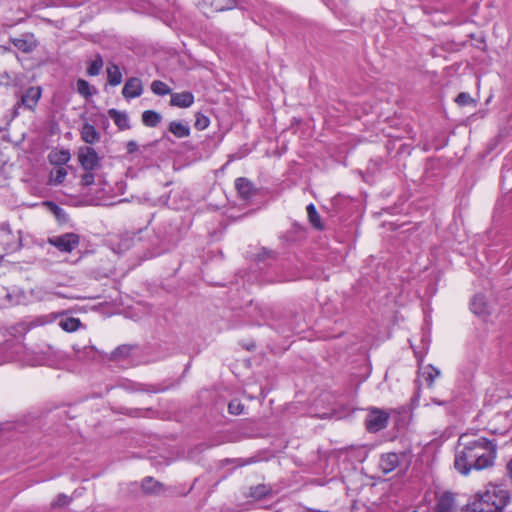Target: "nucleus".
I'll return each instance as SVG.
<instances>
[{
	"label": "nucleus",
	"instance_id": "34",
	"mask_svg": "<svg viewBox=\"0 0 512 512\" xmlns=\"http://www.w3.org/2000/svg\"><path fill=\"white\" fill-rule=\"evenodd\" d=\"M130 351H131V347L128 346V345H122V346H119L115 349V351L113 352V356L114 358H117V357H126L130 354Z\"/></svg>",
	"mask_w": 512,
	"mask_h": 512
},
{
	"label": "nucleus",
	"instance_id": "19",
	"mask_svg": "<svg viewBox=\"0 0 512 512\" xmlns=\"http://www.w3.org/2000/svg\"><path fill=\"white\" fill-rule=\"evenodd\" d=\"M162 116L154 110H145L142 113V122L147 127H156L161 122Z\"/></svg>",
	"mask_w": 512,
	"mask_h": 512
},
{
	"label": "nucleus",
	"instance_id": "17",
	"mask_svg": "<svg viewBox=\"0 0 512 512\" xmlns=\"http://www.w3.org/2000/svg\"><path fill=\"white\" fill-rule=\"evenodd\" d=\"M169 131L177 138H186L190 135V127L180 121L170 122Z\"/></svg>",
	"mask_w": 512,
	"mask_h": 512
},
{
	"label": "nucleus",
	"instance_id": "33",
	"mask_svg": "<svg viewBox=\"0 0 512 512\" xmlns=\"http://www.w3.org/2000/svg\"><path fill=\"white\" fill-rule=\"evenodd\" d=\"M267 258L275 259V253L271 250H267L266 248H262L261 251L255 256V260L257 262L264 261Z\"/></svg>",
	"mask_w": 512,
	"mask_h": 512
},
{
	"label": "nucleus",
	"instance_id": "35",
	"mask_svg": "<svg viewBox=\"0 0 512 512\" xmlns=\"http://www.w3.org/2000/svg\"><path fill=\"white\" fill-rule=\"evenodd\" d=\"M67 176V171L60 167L55 171V174H53V181L55 184H61Z\"/></svg>",
	"mask_w": 512,
	"mask_h": 512
},
{
	"label": "nucleus",
	"instance_id": "29",
	"mask_svg": "<svg viewBox=\"0 0 512 512\" xmlns=\"http://www.w3.org/2000/svg\"><path fill=\"white\" fill-rule=\"evenodd\" d=\"M77 92L85 98H88L92 95L90 84L84 79H78Z\"/></svg>",
	"mask_w": 512,
	"mask_h": 512
},
{
	"label": "nucleus",
	"instance_id": "5",
	"mask_svg": "<svg viewBox=\"0 0 512 512\" xmlns=\"http://www.w3.org/2000/svg\"><path fill=\"white\" fill-rule=\"evenodd\" d=\"M48 243L61 252L70 253L78 247L80 237L76 233H65L59 236L50 237Z\"/></svg>",
	"mask_w": 512,
	"mask_h": 512
},
{
	"label": "nucleus",
	"instance_id": "18",
	"mask_svg": "<svg viewBox=\"0 0 512 512\" xmlns=\"http://www.w3.org/2000/svg\"><path fill=\"white\" fill-rule=\"evenodd\" d=\"M107 79L110 85L117 86L122 82V73L119 66L111 63L107 67Z\"/></svg>",
	"mask_w": 512,
	"mask_h": 512
},
{
	"label": "nucleus",
	"instance_id": "39",
	"mask_svg": "<svg viewBox=\"0 0 512 512\" xmlns=\"http://www.w3.org/2000/svg\"><path fill=\"white\" fill-rule=\"evenodd\" d=\"M126 150H127V153H129V154L135 153L138 150L137 142L134 140L128 141L126 144Z\"/></svg>",
	"mask_w": 512,
	"mask_h": 512
},
{
	"label": "nucleus",
	"instance_id": "40",
	"mask_svg": "<svg viewBox=\"0 0 512 512\" xmlns=\"http://www.w3.org/2000/svg\"><path fill=\"white\" fill-rule=\"evenodd\" d=\"M70 159V153L68 151H61L59 160L63 163L68 162Z\"/></svg>",
	"mask_w": 512,
	"mask_h": 512
},
{
	"label": "nucleus",
	"instance_id": "9",
	"mask_svg": "<svg viewBox=\"0 0 512 512\" xmlns=\"http://www.w3.org/2000/svg\"><path fill=\"white\" fill-rule=\"evenodd\" d=\"M10 41L23 53H31L38 46V41L33 33H24L20 37L11 38Z\"/></svg>",
	"mask_w": 512,
	"mask_h": 512
},
{
	"label": "nucleus",
	"instance_id": "2",
	"mask_svg": "<svg viewBox=\"0 0 512 512\" xmlns=\"http://www.w3.org/2000/svg\"><path fill=\"white\" fill-rule=\"evenodd\" d=\"M509 502V491L501 485L490 483L483 492L474 495L464 512H503Z\"/></svg>",
	"mask_w": 512,
	"mask_h": 512
},
{
	"label": "nucleus",
	"instance_id": "20",
	"mask_svg": "<svg viewBox=\"0 0 512 512\" xmlns=\"http://www.w3.org/2000/svg\"><path fill=\"white\" fill-rule=\"evenodd\" d=\"M470 309L476 315H485L487 313V304L484 297L476 295L471 301Z\"/></svg>",
	"mask_w": 512,
	"mask_h": 512
},
{
	"label": "nucleus",
	"instance_id": "36",
	"mask_svg": "<svg viewBox=\"0 0 512 512\" xmlns=\"http://www.w3.org/2000/svg\"><path fill=\"white\" fill-rule=\"evenodd\" d=\"M45 205L47 207H49L50 211H52L56 217L58 218H61L62 216L65 215V212L62 208H60L57 204H55L54 202H51V201H47L45 202Z\"/></svg>",
	"mask_w": 512,
	"mask_h": 512
},
{
	"label": "nucleus",
	"instance_id": "30",
	"mask_svg": "<svg viewBox=\"0 0 512 512\" xmlns=\"http://www.w3.org/2000/svg\"><path fill=\"white\" fill-rule=\"evenodd\" d=\"M209 124H210V120L206 115H204L200 112H198L196 114L194 126L197 130L202 131V130L206 129L209 126Z\"/></svg>",
	"mask_w": 512,
	"mask_h": 512
},
{
	"label": "nucleus",
	"instance_id": "1",
	"mask_svg": "<svg viewBox=\"0 0 512 512\" xmlns=\"http://www.w3.org/2000/svg\"><path fill=\"white\" fill-rule=\"evenodd\" d=\"M497 443L485 437L471 438L461 435L455 452L454 467L462 475L472 470H484L494 465L497 457Z\"/></svg>",
	"mask_w": 512,
	"mask_h": 512
},
{
	"label": "nucleus",
	"instance_id": "41",
	"mask_svg": "<svg viewBox=\"0 0 512 512\" xmlns=\"http://www.w3.org/2000/svg\"><path fill=\"white\" fill-rule=\"evenodd\" d=\"M433 402H434L435 404H437V405H443V404H444V402L439 401V400H436V399H433Z\"/></svg>",
	"mask_w": 512,
	"mask_h": 512
},
{
	"label": "nucleus",
	"instance_id": "31",
	"mask_svg": "<svg viewBox=\"0 0 512 512\" xmlns=\"http://www.w3.org/2000/svg\"><path fill=\"white\" fill-rule=\"evenodd\" d=\"M244 405L237 399L230 401L228 404V411L230 414L239 415L243 412Z\"/></svg>",
	"mask_w": 512,
	"mask_h": 512
},
{
	"label": "nucleus",
	"instance_id": "8",
	"mask_svg": "<svg viewBox=\"0 0 512 512\" xmlns=\"http://www.w3.org/2000/svg\"><path fill=\"white\" fill-rule=\"evenodd\" d=\"M455 497L451 492H443L436 496V502L427 512H454Z\"/></svg>",
	"mask_w": 512,
	"mask_h": 512
},
{
	"label": "nucleus",
	"instance_id": "14",
	"mask_svg": "<svg viewBox=\"0 0 512 512\" xmlns=\"http://www.w3.org/2000/svg\"><path fill=\"white\" fill-rule=\"evenodd\" d=\"M80 135H81V139L85 143L90 144V145L97 143L101 138L100 133L97 131V129L94 127V125L87 123V122L84 123L83 126L81 127Z\"/></svg>",
	"mask_w": 512,
	"mask_h": 512
},
{
	"label": "nucleus",
	"instance_id": "13",
	"mask_svg": "<svg viewBox=\"0 0 512 512\" xmlns=\"http://www.w3.org/2000/svg\"><path fill=\"white\" fill-rule=\"evenodd\" d=\"M194 103V95L189 91H184L180 93H172L170 99V105L180 107V108H188Z\"/></svg>",
	"mask_w": 512,
	"mask_h": 512
},
{
	"label": "nucleus",
	"instance_id": "28",
	"mask_svg": "<svg viewBox=\"0 0 512 512\" xmlns=\"http://www.w3.org/2000/svg\"><path fill=\"white\" fill-rule=\"evenodd\" d=\"M72 499H73L72 497H70L64 493H60L55 498V500L51 503V507L52 508H60V507L68 506L72 502Z\"/></svg>",
	"mask_w": 512,
	"mask_h": 512
},
{
	"label": "nucleus",
	"instance_id": "27",
	"mask_svg": "<svg viewBox=\"0 0 512 512\" xmlns=\"http://www.w3.org/2000/svg\"><path fill=\"white\" fill-rule=\"evenodd\" d=\"M270 492V489L266 485H257L250 488V496L255 499H262L266 497Z\"/></svg>",
	"mask_w": 512,
	"mask_h": 512
},
{
	"label": "nucleus",
	"instance_id": "12",
	"mask_svg": "<svg viewBox=\"0 0 512 512\" xmlns=\"http://www.w3.org/2000/svg\"><path fill=\"white\" fill-rule=\"evenodd\" d=\"M142 92V82L136 77L129 78L122 89V94L126 99L137 98L142 94Z\"/></svg>",
	"mask_w": 512,
	"mask_h": 512
},
{
	"label": "nucleus",
	"instance_id": "16",
	"mask_svg": "<svg viewBox=\"0 0 512 512\" xmlns=\"http://www.w3.org/2000/svg\"><path fill=\"white\" fill-rule=\"evenodd\" d=\"M141 487L144 493L150 495H159L164 491L163 484L156 481L153 477H145L142 480Z\"/></svg>",
	"mask_w": 512,
	"mask_h": 512
},
{
	"label": "nucleus",
	"instance_id": "15",
	"mask_svg": "<svg viewBox=\"0 0 512 512\" xmlns=\"http://www.w3.org/2000/svg\"><path fill=\"white\" fill-rule=\"evenodd\" d=\"M108 115L114 121L119 130H126L130 128L129 117L126 112L111 108L108 110Z\"/></svg>",
	"mask_w": 512,
	"mask_h": 512
},
{
	"label": "nucleus",
	"instance_id": "10",
	"mask_svg": "<svg viewBox=\"0 0 512 512\" xmlns=\"http://www.w3.org/2000/svg\"><path fill=\"white\" fill-rule=\"evenodd\" d=\"M17 248L16 238L7 226L0 227V257Z\"/></svg>",
	"mask_w": 512,
	"mask_h": 512
},
{
	"label": "nucleus",
	"instance_id": "21",
	"mask_svg": "<svg viewBox=\"0 0 512 512\" xmlns=\"http://www.w3.org/2000/svg\"><path fill=\"white\" fill-rule=\"evenodd\" d=\"M307 215L309 223L317 230L323 229V224L321 222L320 215L318 214L316 207L313 203H310L307 207Z\"/></svg>",
	"mask_w": 512,
	"mask_h": 512
},
{
	"label": "nucleus",
	"instance_id": "38",
	"mask_svg": "<svg viewBox=\"0 0 512 512\" xmlns=\"http://www.w3.org/2000/svg\"><path fill=\"white\" fill-rule=\"evenodd\" d=\"M73 349L76 352V354L78 355V357H81L80 354L82 352L88 353L89 351H95L96 350V348L94 346H84L83 348H81V347H79L77 345H74Z\"/></svg>",
	"mask_w": 512,
	"mask_h": 512
},
{
	"label": "nucleus",
	"instance_id": "6",
	"mask_svg": "<svg viewBox=\"0 0 512 512\" xmlns=\"http://www.w3.org/2000/svg\"><path fill=\"white\" fill-rule=\"evenodd\" d=\"M78 162L85 171H93L100 167V157L94 148L90 146L80 147L78 150Z\"/></svg>",
	"mask_w": 512,
	"mask_h": 512
},
{
	"label": "nucleus",
	"instance_id": "11",
	"mask_svg": "<svg viewBox=\"0 0 512 512\" xmlns=\"http://www.w3.org/2000/svg\"><path fill=\"white\" fill-rule=\"evenodd\" d=\"M235 188L242 199L249 200L256 195L257 189L254 184L245 177H239L235 180Z\"/></svg>",
	"mask_w": 512,
	"mask_h": 512
},
{
	"label": "nucleus",
	"instance_id": "3",
	"mask_svg": "<svg viewBox=\"0 0 512 512\" xmlns=\"http://www.w3.org/2000/svg\"><path fill=\"white\" fill-rule=\"evenodd\" d=\"M42 96V88L40 86H31L27 88L19 100L15 103L13 107V116L17 117L20 115L21 110H26L30 112H34L39 100Z\"/></svg>",
	"mask_w": 512,
	"mask_h": 512
},
{
	"label": "nucleus",
	"instance_id": "24",
	"mask_svg": "<svg viewBox=\"0 0 512 512\" xmlns=\"http://www.w3.org/2000/svg\"><path fill=\"white\" fill-rule=\"evenodd\" d=\"M210 6L218 12L231 10L236 6V0H207Z\"/></svg>",
	"mask_w": 512,
	"mask_h": 512
},
{
	"label": "nucleus",
	"instance_id": "23",
	"mask_svg": "<svg viewBox=\"0 0 512 512\" xmlns=\"http://www.w3.org/2000/svg\"><path fill=\"white\" fill-rule=\"evenodd\" d=\"M440 374V370L432 365H427L424 367L422 372V376L425 379L428 387L433 386L435 379L438 378Z\"/></svg>",
	"mask_w": 512,
	"mask_h": 512
},
{
	"label": "nucleus",
	"instance_id": "22",
	"mask_svg": "<svg viewBox=\"0 0 512 512\" xmlns=\"http://www.w3.org/2000/svg\"><path fill=\"white\" fill-rule=\"evenodd\" d=\"M58 324L66 332H75L81 326V321L75 317H64L59 320Z\"/></svg>",
	"mask_w": 512,
	"mask_h": 512
},
{
	"label": "nucleus",
	"instance_id": "7",
	"mask_svg": "<svg viewBox=\"0 0 512 512\" xmlns=\"http://www.w3.org/2000/svg\"><path fill=\"white\" fill-rule=\"evenodd\" d=\"M388 420L389 415L386 412L375 409L366 418V428L369 432H378L386 428Z\"/></svg>",
	"mask_w": 512,
	"mask_h": 512
},
{
	"label": "nucleus",
	"instance_id": "4",
	"mask_svg": "<svg viewBox=\"0 0 512 512\" xmlns=\"http://www.w3.org/2000/svg\"><path fill=\"white\" fill-rule=\"evenodd\" d=\"M409 464L408 454L406 452H388L380 456L379 467L384 474L394 471L398 466Z\"/></svg>",
	"mask_w": 512,
	"mask_h": 512
},
{
	"label": "nucleus",
	"instance_id": "37",
	"mask_svg": "<svg viewBox=\"0 0 512 512\" xmlns=\"http://www.w3.org/2000/svg\"><path fill=\"white\" fill-rule=\"evenodd\" d=\"M94 183V174L92 171H86L81 177V184L85 187L91 186Z\"/></svg>",
	"mask_w": 512,
	"mask_h": 512
},
{
	"label": "nucleus",
	"instance_id": "26",
	"mask_svg": "<svg viewBox=\"0 0 512 512\" xmlns=\"http://www.w3.org/2000/svg\"><path fill=\"white\" fill-rule=\"evenodd\" d=\"M103 59L100 54H97L95 56V59L90 63L89 67L87 68V74L89 76H97L101 72L103 68Z\"/></svg>",
	"mask_w": 512,
	"mask_h": 512
},
{
	"label": "nucleus",
	"instance_id": "32",
	"mask_svg": "<svg viewBox=\"0 0 512 512\" xmlns=\"http://www.w3.org/2000/svg\"><path fill=\"white\" fill-rule=\"evenodd\" d=\"M455 101L459 106H467V105L474 103V100L472 99L470 94L466 93V92L459 93L457 95Z\"/></svg>",
	"mask_w": 512,
	"mask_h": 512
},
{
	"label": "nucleus",
	"instance_id": "42",
	"mask_svg": "<svg viewBox=\"0 0 512 512\" xmlns=\"http://www.w3.org/2000/svg\"><path fill=\"white\" fill-rule=\"evenodd\" d=\"M412 512H417V511H412Z\"/></svg>",
	"mask_w": 512,
	"mask_h": 512
},
{
	"label": "nucleus",
	"instance_id": "25",
	"mask_svg": "<svg viewBox=\"0 0 512 512\" xmlns=\"http://www.w3.org/2000/svg\"><path fill=\"white\" fill-rule=\"evenodd\" d=\"M151 91L154 94L159 95V96L172 94L171 88L166 83H164L163 81H160V80H154L151 83Z\"/></svg>",
	"mask_w": 512,
	"mask_h": 512
}]
</instances>
